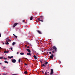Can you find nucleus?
I'll return each mask as SVG.
<instances>
[{
	"instance_id": "11",
	"label": "nucleus",
	"mask_w": 75,
	"mask_h": 75,
	"mask_svg": "<svg viewBox=\"0 0 75 75\" xmlns=\"http://www.w3.org/2000/svg\"><path fill=\"white\" fill-rule=\"evenodd\" d=\"M9 51H4V53H8V52Z\"/></svg>"
},
{
	"instance_id": "18",
	"label": "nucleus",
	"mask_w": 75,
	"mask_h": 75,
	"mask_svg": "<svg viewBox=\"0 0 75 75\" xmlns=\"http://www.w3.org/2000/svg\"><path fill=\"white\" fill-rule=\"evenodd\" d=\"M20 54L21 55H24V53L21 52L20 53Z\"/></svg>"
},
{
	"instance_id": "21",
	"label": "nucleus",
	"mask_w": 75,
	"mask_h": 75,
	"mask_svg": "<svg viewBox=\"0 0 75 75\" xmlns=\"http://www.w3.org/2000/svg\"><path fill=\"white\" fill-rule=\"evenodd\" d=\"M15 44H16V42H13L12 43V45H15Z\"/></svg>"
},
{
	"instance_id": "45",
	"label": "nucleus",
	"mask_w": 75,
	"mask_h": 75,
	"mask_svg": "<svg viewBox=\"0 0 75 75\" xmlns=\"http://www.w3.org/2000/svg\"><path fill=\"white\" fill-rule=\"evenodd\" d=\"M3 44H4V43H3Z\"/></svg>"
},
{
	"instance_id": "33",
	"label": "nucleus",
	"mask_w": 75,
	"mask_h": 75,
	"mask_svg": "<svg viewBox=\"0 0 75 75\" xmlns=\"http://www.w3.org/2000/svg\"><path fill=\"white\" fill-rule=\"evenodd\" d=\"M25 21L24 20H23V22H25Z\"/></svg>"
},
{
	"instance_id": "2",
	"label": "nucleus",
	"mask_w": 75,
	"mask_h": 75,
	"mask_svg": "<svg viewBox=\"0 0 75 75\" xmlns=\"http://www.w3.org/2000/svg\"><path fill=\"white\" fill-rule=\"evenodd\" d=\"M41 18L42 19H44V17L42 16H40V18H38V20H39V21H41V22H43V21L42 20H41Z\"/></svg>"
},
{
	"instance_id": "38",
	"label": "nucleus",
	"mask_w": 75,
	"mask_h": 75,
	"mask_svg": "<svg viewBox=\"0 0 75 75\" xmlns=\"http://www.w3.org/2000/svg\"><path fill=\"white\" fill-rule=\"evenodd\" d=\"M8 38H6V39L7 40H8Z\"/></svg>"
},
{
	"instance_id": "14",
	"label": "nucleus",
	"mask_w": 75,
	"mask_h": 75,
	"mask_svg": "<svg viewBox=\"0 0 75 75\" xmlns=\"http://www.w3.org/2000/svg\"><path fill=\"white\" fill-rule=\"evenodd\" d=\"M10 41H11V40H9V39H8L7 40H6V42H10Z\"/></svg>"
},
{
	"instance_id": "1",
	"label": "nucleus",
	"mask_w": 75,
	"mask_h": 75,
	"mask_svg": "<svg viewBox=\"0 0 75 75\" xmlns=\"http://www.w3.org/2000/svg\"><path fill=\"white\" fill-rule=\"evenodd\" d=\"M52 52H53L54 54H55V52H56L57 51V48L55 46H53L50 49Z\"/></svg>"
},
{
	"instance_id": "16",
	"label": "nucleus",
	"mask_w": 75,
	"mask_h": 75,
	"mask_svg": "<svg viewBox=\"0 0 75 75\" xmlns=\"http://www.w3.org/2000/svg\"><path fill=\"white\" fill-rule=\"evenodd\" d=\"M33 55H34V54H31L30 56H31V57H33Z\"/></svg>"
},
{
	"instance_id": "13",
	"label": "nucleus",
	"mask_w": 75,
	"mask_h": 75,
	"mask_svg": "<svg viewBox=\"0 0 75 75\" xmlns=\"http://www.w3.org/2000/svg\"><path fill=\"white\" fill-rule=\"evenodd\" d=\"M33 57L35 59H37V57L35 56V55L33 56Z\"/></svg>"
},
{
	"instance_id": "41",
	"label": "nucleus",
	"mask_w": 75,
	"mask_h": 75,
	"mask_svg": "<svg viewBox=\"0 0 75 75\" xmlns=\"http://www.w3.org/2000/svg\"><path fill=\"white\" fill-rule=\"evenodd\" d=\"M27 45H25V47H27Z\"/></svg>"
},
{
	"instance_id": "42",
	"label": "nucleus",
	"mask_w": 75,
	"mask_h": 75,
	"mask_svg": "<svg viewBox=\"0 0 75 75\" xmlns=\"http://www.w3.org/2000/svg\"><path fill=\"white\" fill-rule=\"evenodd\" d=\"M0 65H2V64L0 63Z\"/></svg>"
},
{
	"instance_id": "8",
	"label": "nucleus",
	"mask_w": 75,
	"mask_h": 75,
	"mask_svg": "<svg viewBox=\"0 0 75 75\" xmlns=\"http://www.w3.org/2000/svg\"><path fill=\"white\" fill-rule=\"evenodd\" d=\"M37 32L39 34H42V33L40 30H37Z\"/></svg>"
},
{
	"instance_id": "44",
	"label": "nucleus",
	"mask_w": 75,
	"mask_h": 75,
	"mask_svg": "<svg viewBox=\"0 0 75 75\" xmlns=\"http://www.w3.org/2000/svg\"><path fill=\"white\" fill-rule=\"evenodd\" d=\"M52 54H54V52H52Z\"/></svg>"
},
{
	"instance_id": "27",
	"label": "nucleus",
	"mask_w": 75,
	"mask_h": 75,
	"mask_svg": "<svg viewBox=\"0 0 75 75\" xmlns=\"http://www.w3.org/2000/svg\"><path fill=\"white\" fill-rule=\"evenodd\" d=\"M3 69H5V68H6V67H3Z\"/></svg>"
},
{
	"instance_id": "20",
	"label": "nucleus",
	"mask_w": 75,
	"mask_h": 75,
	"mask_svg": "<svg viewBox=\"0 0 75 75\" xmlns=\"http://www.w3.org/2000/svg\"><path fill=\"white\" fill-rule=\"evenodd\" d=\"M45 65H47L48 64V62H46L45 63H44Z\"/></svg>"
},
{
	"instance_id": "37",
	"label": "nucleus",
	"mask_w": 75,
	"mask_h": 75,
	"mask_svg": "<svg viewBox=\"0 0 75 75\" xmlns=\"http://www.w3.org/2000/svg\"><path fill=\"white\" fill-rule=\"evenodd\" d=\"M13 35H14V37H15V36H16L15 35H14V34H13Z\"/></svg>"
},
{
	"instance_id": "40",
	"label": "nucleus",
	"mask_w": 75,
	"mask_h": 75,
	"mask_svg": "<svg viewBox=\"0 0 75 75\" xmlns=\"http://www.w3.org/2000/svg\"><path fill=\"white\" fill-rule=\"evenodd\" d=\"M3 75H6V74H3Z\"/></svg>"
},
{
	"instance_id": "24",
	"label": "nucleus",
	"mask_w": 75,
	"mask_h": 75,
	"mask_svg": "<svg viewBox=\"0 0 75 75\" xmlns=\"http://www.w3.org/2000/svg\"><path fill=\"white\" fill-rule=\"evenodd\" d=\"M4 58V57H0V59H3Z\"/></svg>"
},
{
	"instance_id": "36",
	"label": "nucleus",
	"mask_w": 75,
	"mask_h": 75,
	"mask_svg": "<svg viewBox=\"0 0 75 75\" xmlns=\"http://www.w3.org/2000/svg\"><path fill=\"white\" fill-rule=\"evenodd\" d=\"M19 53V52H17V54H18Z\"/></svg>"
},
{
	"instance_id": "26",
	"label": "nucleus",
	"mask_w": 75,
	"mask_h": 75,
	"mask_svg": "<svg viewBox=\"0 0 75 75\" xmlns=\"http://www.w3.org/2000/svg\"><path fill=\"white\" fill-rule=\"evenodd\" d=\"M4 59H5V60H6V59H7V58H6L4 57Z\"/></svg>"
},
{
	"instance_id": "25",
	"label": "nucleus",
	"mask_w": 75,
	"mask_h": 75,
	"mask_svg": "<svg viewBox=\"0 0 75 75\" xmlns=\"http://www.w3.org/2000/svg\"><path fill=\"white\" fill-rule=\"evenodd\" d=\"M6 45H8V44H9V43H8V42H6Z\"/></svg>"
},
{
	"instance_id": "4",
	"label": "nucleus",
	"mask_w": 75,
	"mask_h": 75,
	"mask_svg": "<svg viewBox=\"0 0 75 75\" xmlns=\"http://www.w3.org/2000/svg\"><path fill=\"white\" fill-rule=\"evenodd\" d=\"M52 74H54V70L53 69H51L50 71V74L52 75Z\"/></svg>"
},
{
	"instance_id": "30",
	"label": "nucleus",
	"mask_w": 75,
	"mask_h": 75,
	"mask_svg": "<svg viewBox=\"0 0 75 75\" xmlns=\"http://www.w3.org/2000/svg\"><path fill=\"white\" fill-rule=\"evenodd\" d=\"M42 74H44V72L43 71H42Z\"/></svg>"
},
{
	"instance_id": "29",
	"label": "nucleus",
	"mask_w": 75,
	"mask_h": 75,
	"mask_svg": "<svg viewBox=\"0 0 75 75\" xmlns=\"http://www.w3.org/2000/svg\"><path fill=\"white\" fill-rule=\"evenodd\" d=\"M15 37H16V38H17V36L16 35Z\"/></svg>"
},
{
	"instance_id": "28",
	"label": "nucleus",
	"mask_w": 75,
	"mask_h": 75,
	"mask_svg": "<svg viewBox=\"0 0 75 75\" xmlns=\"http://www.w3.org/2000/svg\"><path fill=\"white\" fill-rule=\"evenodd\" d=\"M24 64L25 65H27V66L28 65V64L26 63H25Z\"/></svg>"
},
{
	"instance_id": "35",
	"label": "nucleus",
	"mask_w": 75,
	"mask_h": 75,
	"mask_svg": "<svg viewBox=\"0 0 75 75\" xmlns=\"http://www.w3.org/2000/svg\"><path fill=\"white\" fill-rule=\"evenodd\" d=\"M27 48H29V46H28L27 47Z\"/></svg>"
},
{
	"instance_id": "19",
	"label": "nucleus",
	"mask_w": 75,
	"mask_h": 75,
	"mask_svg": "<svg viewBox=\"0 0 75 75\" xmlns=\"http://www.w3.org/2000/svg\"><path fill=\"white\" fill-rule=\"evenodd\" d=\"M4 62H5V63H6V64H8V62H7L6 61H5Z\"/></svg>"
},
{
	"instance_id": "31",
	"label": "nucleus",
	"mask_w": 75,
	"mask_h": 75,
	"mask_svg": "<svg viewBox=\"0 0 75 75\" xmlns=\"http://www.w3.org/2000/svg\"><path fill=\"white\" fill-rule=\"evenodd\" d=\"M49 54H51V52H49Z\"/></svg>"
},
{
	"instance_id": "34",
	"label": "nucleus",
	"mask_w": 75,
	"mask_h": 75,
	"mask_svg": "<svg viewBox=\"0 0 75 75\" xmlns=\"http://www.w3.org/2000/svg\"><path fill=\"white\" fill-rule=\"evenodd\" d=\"M40 62H41V63H42V61L41 60H40Z\"/></svg>"
},
{
	"instance_id": "22",
	"label": "nucleus",
	"mask_w": 75,
	"mask_h": 75,
	"mask_svg": "<svg viewBox=\"0 0 75 75\" xmlns=\"http://www.w3.org/2000/svg\"><path fill=\"white\" fill-rule=\"evenodd\" d=\"M24 74H27V71H25V72H24Z\"/></svg>"
},
{
	"instance_id": "23",
	"label": "nucleus",
	"mask_w": 75,
	"mask_h": 75,
	"mask_svg": "<svg viewBox=\"0 0 75 75\" xmlns=\"http://www.w3.org/2000/svg\"><path fill=\"white\" fill-rule=\"evenodd\" d=\"M21 62V61L20 60V59H18V62L19 63H20V62Z\"/></svg>"
},
{
	"instance_id": "46",
	"label": "nucleus",
	"mask_w": 75,
	"mask_h": 75,
	"mask_svg": "<svg viewBox=\"0 0 75 75\" xmlns=\"http://www.w3.org/2000/svg\"><path fill=\"white\" fill-rule=\"evenodd\" d=\"M0 75H1V74H0Z\"/></svg>"
},
{
	"instance_id": "17",
	"label": "nucleus",
	"mask_w": 75,
	"mask_h": 75,
	"mask_svg": "<svg viewBox=\"0 0 75 75\" xmlns=\"http://www.w3.org/2000/svg\"><path fill=\"white\" fill-rule=\"evenodd\" d=\"M27 55H30V56L31 55V53H27Z\"/></svg>"
},
{
	"instance_id": "3",
	"label": "nucleus",
	"mask_w": 75,
	"mask_h": 75,
	"mask_svg": "<svg viewBox=\"0 0 75 75\" xmlns=\"http://www.w3.org/2000/svg\"><path fill=\"white\" fill-rule=\"evenodd\" d=\"M11 62L13 63H16V60L15 59H12L11 60Z\"/></svg>"
},
{
	"instance_id": "5",
	"label": "nucleus",
	"mask_w": 75,
	"mask_h": 75,
	"mask_svg": "<svg viewBox=\"0 0 75 75\" xmlns=\"http://www.w3.org/2000/svg\"><path fill=\"white\" fill-rule=\"evenodd\" d=\"M47 72V70H46L45 72V75H49V72Z\"/></svg>"
},
{
	"instance_id": "39",
	"label": "nucleus",
	"mask_w": 75,
	"mask_h": 75,
	"mask_svg": "<svg viewBox=\"0 0 75 75\" xmlns=\"http://www.w3.org/2000/svg\"><path fill=\"white\" fill-rule=\"evenodd\" d=\"M13 50V48H11V50Z\"/></svg>"
},
{
	"instance_id": "32",
	"label": "nucleus",
	"mask_w": 75,
	"mask_h": 75,
	"mask_svg": "<svg viewBox=\"0 0 75 75\" xmlns=\"http://www.w3.org/2000/svg\"><path fill=\"white\" fill-rule=\"evenodd\" d=\"M1 33H0V37H1Z\"/></svg>"
},
{
	"instance_id": "10",
	"label": "nucleus",
	"mask_w": 75,
	"mask_h": 75,
	"mask_svg": "<svg viewBox=\"0 0 75 75\" xmlns=\"http://www.w3.org/2000/svg\"><path fill=\"white\" fill-rule=\"evenodd\" d=\"M8 58H9V59H11V58H13V56H11V57H10V56H8Z\"/></svg>"
},
{
	"instance_id": "43",
	"label": "nucleus",
	"mask_w": 75,
	"mask_h": 75,
	"mask_svg": "<svg viewBox=\"0 0 75 75\" xmlns=\"http://www.w3.org/2000/svg\"><path fill=\"white\" fill-rule=\"evenodd\" d=\"M1 47H0V50H1Z\"/></svg>"
},
{
	"instance_id": "7",
	"label": "nucleus",
	"mask_w": 75,
	"mask_h": 75,
	"mask_svg": "<svg viewBox=\"0 0 75 75\" xmlns=\"http://www.w3.org/2000/svg\"><path fill=\"white\" fill-rule=\"evenodd\" d=\"M50 57L51 59L53 58V57H54V54H52L50 56Z\"/></svg>"
},
{
	"instance_id": "6",
	"label": "nucleus",
	"mask_w": 75,
	"mask_h": 75,
	"mask_svg": "<svg viewBox=\"0 0 75 75\" xmlns=\"http://www.w3.org/2000/svg\"><path fill=\"white\" fill-rule=\"evenodd\" d=\"M17 24H18V23H15L13 25V27H16V26Z\"/></svg>"
},
{
	"instance_id": "15",
	"label": "nucleus",
	"mask_w": 75,
	"mask_h": 75,
	"mask_svg": "<svg viewBox=\"0 0 75 75\" xmlns=\"http://www.w3.org/2000/svg\"><path fill=\"white\" fill-rule=\"evenodd\" d=\"M46 67V65H44V64H42V67Z\"/></svg>"
},
{
	"instance_id": "12",
	"label": "nucleus",
	"mask_w": 75,
	"mask_h": 75,
	"mask_svg": "<svg viewBox=\"0 0 75 75\" xmlns=\"http://www.w3.org/2000/svg\"><path fill=\"white\" fill-rule=\"evenodd\" d=\"M33 16H32L30 17V20H33Z\"/></svg>"
},
{
	"instance_id": "9",
	"label": "nucleus",
	"mask_w": 75,
	"mask_h": 75,
	"mask_svg": "<svg viewBox=\"0 0 75 75\" xmlns=\"http://www.w3.org/2000/svg\"><path fill=\"white\" fill-rule=\"evenodd\" d=\"M26 50L27 51H28V52H29V53H30V52H31V50H30L27 49H26Z\"/></svg>"
}]
</instances>
